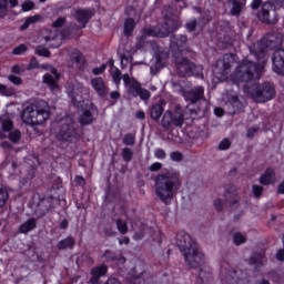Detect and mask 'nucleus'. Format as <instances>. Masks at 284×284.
Listing matches in <instances>:
<instances>
[{
  "mask_svg": "<svg viewBox=\"0 0 284 284\" xmlns=\"http://www.w3.org/2000/svg\"><path fill=\"white\" fill-rule=\"evenodd\" d=\"M57 196L54 195H47L40 199V202L38 203V209L41 210L42 215L48 214L52 207H54V201H57Z\"/></svg>",
  "mask_w": 284,
  "mask_h": 284,
  "instance_id": "obj_20",
  "label": "nucleus"
},
{
  "mask_svg": "<svg viewBox=\"0 0 284 284\" xmlns=\"http://www.w3.org/2000/svg\"><path fill=\"white\" fill-rule=\"evenodd\" d=\"M272 68L275 74L284 77V49H277L272 54Z\"/></svg>",
  "mask_w": 284,
  "mask_h": 284,
  "instance_id": "obj_13",
  "label": "nucleus"
},
{
  "mask_svg": "<svg viewBox=\"0 0 284 284\" xmlns=\"http://www.w3.org/2000/svg\"><path fill=\"white\" fill-rule=\"evenodd\" d=\"M171 160L175 161L176 163H181V161H183V153L179 151L171 152Z\"/></svg>",
  "mask_w": 284,
  "mask_h": 284,
  "instance_id": "obj_55",
  "label": "nucleus"
},
{
  "mask_svg": "<svg viewBox=\"0 0 284 284\" xmlns=\"http://www.w3.org/2000/svg\"><path fill=\"white\" fill-rule=\"evenodd\" d=\"M27 50H28V45H26L24 43H21L12 50V54H14V57H20V54H26Z\"/></svg>",
  "mask_w": 284,
  "mask_h": 284,
  "instance_id": "obj_45",
  "label": "nucleus"
},
{
  "mask_svg": "<svg viewBox=\"0 0 284 284\" xmlns=\"http://www.w3.org/2000/svg\"><path fill=\"white\" fill-rule=\"evenodd\" d=\"M214 207L217 212H223V200L221 199L214 200Z\"/></svg>",
  "mask_w": 284,
  "mask_h": 284,
  "instance_id": "obj_62",
  "label": "nucleus"
},
{
  "mask_svg": "<svg viewBox=\"0 0 284 284\" xmlns=\"http://www.w3.org/2000/svg\"><path fill=\"white\" fill-rule=\"evenodd\" d=\"M67 21L65 17H59L54 22H52V28H63Z\"/></svg>",
  "mask_w": 284,
  "mask_h": 284,
  "instance_id": "obj_52",
  "label": "nucleus"
},
{
  "mask_svg": "<svg viewBox=\"0 0 284 284\" xmlns=\"http://www.w3.org/2000/svg\"><path fill=\"white\" fill-rule=\"evenodd\" d=\"M251 97L256 103H267L276 98V88L272 82L254 84L251 88Z\"/></svg>",
  "mask_w": 284,
  "mask_h": 284,
  "instance_id": "obj_6",
  "label": "nucleus"
},
{
  "mask_svg": "<svg viewBox=\"0 0 284 284\" xmlns=\"http://www.w3.org/2000/svg\"><path fill=\"white\" fill-rule=\"evenodd\" d=\"M163 105L156 103L153 104L150 109V116L153 121H159V119H161V116H163Z\"/></svg>",
  "mask_w": 284,
  "mask_h": 284,
  "instance_id": "obj_30",
  "label": "nucleus"
},
{
  "mask_svg": "<svg viewBox=\"0 0 284 284\" xmlns=\"http://www.w3.org/2000/svg\"><path fill=\"white\" fill-rule=\"evenodd\" d=\"M229 3L232 4L231 14L232 17H241L243 8L247 3V0H229Z\"/></svg>",
  "mask_w": 284,
  "mask_h": 284,
  "instance_id": "obj_23",
  "label": "nucleus"
},
{
  "mask_svg": "<svg viewBox=\"0 0 284 284\" xmlns=\"http://www.w3.org/2000/svg\"><path fill=\"white\" fill-rule=\"evenodd\" d=\"M12 92V88H8L6 84L0 83V94H2V97H11Z\"/></svg>",
  "mask_w": 284,
  "mask_h": 284,
  "instance_id": "obj_50",
  "label": "nucleus"
},
{
  "mask_svg": "<svg viewBox=\"0 0 284 284\" xmlns=\"http://www.w3.org/2000/svg\"><path fill=\"white\" fill-rule=\"evenodd\" d=\"M154 156H155V159H160L161 161H163V159H165V156H168V153H165V150H163V149H155Z\"/></svg>",
  "mask_w": 284,
  "mask_h": 284,
  "instance_id": "obj_56",
  "label": "nucleus"
},
{
  "mask_svg": "<svg viewBox=\"0 0 284 284\" xmlns=\"http://www.w3.org/2000/svg\"><path fill=\"white\" fill-rule=\"evenodd\" d=\"M9 199H10V194L8 193V191L1 187L0 189V210L8 203Z\"/></svg>",
  "mask_w": 284,
  "mask_h": 284,
  "instance_id": "obj_39",
  "label": "nucleus"
},
{
  "mask_svg": "<svg viewBox=\"0 0 284 284\" xmlns=\"http://www.w3.org/2000/svg\"><path fill=\"white\" fill-rule=\"evenodd\" d=\"M158 29L159 39H165V37H170L172 32H176L181 28V24L176 20L168 19L166 22L160 23L155 26Z\"/></svg>",
  "mask_w": 284,
  "mask_h": 284,
  "instance_id": "obj_11",
  "label": "nucleus"
},
{
  "mask_svg": "<svg viewBox=\"0 0 284 284\" xmlns=\"http://www.w3.org/2000/svg\"><path fill=\"white\" fill-rule=\"evenodd\" d=\"M264 190L265 189L262 185H258V184L252 185V193L255 199H261V196H263Z\"/></svg>",
  "mask_w": 284,
  "mask_h": 284,
  "instance_id": "obj_43",
  "label": "nucleus"
},
{
  "mask_svg": "<svg viewBox=\"0 0 284 284\" xmlns=\"http://www.w3.org/2000/svg\"><path fill=\"white\" fill-rule=\"evenodd\" d=\"M134 156V153L132 152V149L124 148L122 149V159L125 163H130Z\"/></svg>",
  "mask_w": 284,
  "mask_h": 284,
  "instance_id": "obj_38",
  "label": "nucleus"
},
{
  "mask_svg": "<svg viewBox=\"0 0 284 284\" xmlns=\"http://www.w3.org/2000/svg\"><path fill=\"white\" fill-rule=\"evenodd\" d=\"M8 139L11 143H19V141H21V131H19L18 129H16L14 131H10Z\"/></svg>",
  "mask_w": 284,
  "mask_h": 284,
  "instance_id": "obj_35",
  "label": "nucleus"
},
{
  "mask_svg": "<svg viewBox=\"0 0 284 284\" xmlns=\"http://www.w3.org/2000/svg\"><path fill=\"white\" fill-rule=\"evenodd\" d=\"M74 183L77 185H80V187H85V178L81 176V175H77L74 178Z\"/></svg>",
  "mask_w": 284,
  "mask_h": 284,
  "instance_id": "obj_59",
  "label": "nucleus"
},
{
  "mask_svg": "<svg viewBox=\"0 0 284 284\" xmlns=\"http://www.w3.org/2000/svg\"><path fill=\"white\" fill-rule=\"evenodd\" d=\"M58 139L69 143H72L79 139V133H77V129H74V120L70 119L67 123H63L60 126Z\"/></svg>",
  "mask_w": 284,
  "mask_h": 284,
  "instance_id": "obj_10",
  "label": "nucleus"
},
{
  "mask_svg": "<svg viewBox=\"0 0 284 284\" xmlns=\"http://www.w3.org/2000/svg\"><path fill=\"white\" fill-rule=\"evenodd\" d=\"M277 194H284V181L278 184Z\"/></svg>",
  "mask_w": 284,
  "mask_h": 284,
  "instance_id": "obj_64",
  "label": "nucleus"
},
{
  "mask_svg": "<svg viewBox=\"0 0 284 284\" xmlns=\"http://www.w3.org/2000/svg\"><path fill=\"white\" fill-rule=\"evenodd\" d=\"M115 225H116V227H118V231L120 232V234H128V231H129V229H128V222H125V221H123V220H121V219H118L116 221H115Z\"/></svg>",
  "mask_w": 284,
  "mask_h": 284,
  "instance_id": "obj_36",
  "label": "nucleus"
},
{
  "mask_svg": "<svg viewBox=\"0 0 284 284\" xmlns=\"http://www.w3.org/2000/svg\"><path fill=\"white\" fill-rule=\"evenodd\" d=\"M72 54H73L72 57L73 61L75 63H81V60L83 59V53H81V51L75 49L73 50Z\"/></svg>",
  "mask_w": 284,
  "mask_h": 284,
  "instance_id": "obj_57",
  "label": "nucleus"
},
{
  "mask_svg": "<svg viewBox=\"0 0 284 284\" xmlns=\"http://www.w3.org/2000/svg\"><path fill=\"white\" fill-rule=\"evenodd\" d=\"M229 103L233 110V114H241L245 110V104L241 102L237 95H232L229 100Z\"/></svg>",
  "mask_w": 284,
  "mask_h": 284,
  "instance_id": "obj_26",
  "label": "nucleus"
},
{
  "mask_svg": "<svg viewBox=\"0 0 284 284\" xmlns=\"http://www.w3.org/2000/svg\"><path fill=\"white\" fill-rule=\"evenodd\" d=\"M175 68L179 77L185 79V77H199V72L203 70L201 67L196 65L190 59L181 55L173 54Z\"/></svg>",
  "mask_w": 284,
  "mask_h": 284,
  "instance_id": "obj_7",
  "label": "nucleus"
},
{
  "mask_svg": "<svg viewBox=\"0 0 284 284\" xmlns=\"http://www.w3.org/2000/svg\"><path fill=\"white\" fill-rule=\"evenodd\" d=\"M8 80L13 85H21V83H23V79H21V77L13 75V74L8 75Z\"/></svg>",
  "mask_w": 284,
  "mask_h": 284,
  "instance_id": "obj_51",
  "label": "nucleus"
},
{
  "mask_svg": "<svg viewBox=\"0 0 284 284\" xmlns=\"http://www.w3.org/2000/svg\"><path fill=\"white\" fill-rule=\"evenodd\" d=\"M91 87L101 99L106 97L108 92H110V88L105 85V80L101 77L91 79Z\"/></svg>",
  "mask_w": 284,
  "mask_h": 284,
  "instance_id": "obj_17",
  "label": "nucleus"
},
{
  "mask_svg": "<svg viewBox=\"0 0 284 284\" xmlns=\"http://www.w3.org/2000/svg\"><path fill=\"white\" fill-rule=\"evenodd\" d=\"M72 103L79 108L78 123L80 125H92L93 122L97 121V116H99V108L97 104L92 102L85 103L77 98H72Z\"/></svg>",
  "mask_w": 284,
  "mask_h": 284,
  "instance_id": "obj_5",
  "label": "nucleus"
},
{
  "mask_svg": "<svg viewBox=\"0 0 284 284\" xmlns=\"http://www.w3.org/2000/svg\"><path fill=\"white\" fill-rule=\"evenodd\" d=\"M122 143L124 145L132 146V145H134V143H136V136H134V134H132V133H128L123 136Z\"/></svg>",
  "mask_w": 284,
  "mask_h": 284,
  "instance_id": "obj_40",
  "label": "nucleus"
},
{
  "mask_svg": "<svg viewBox=\"0 0 284 284\" xmlns=\"http://www.w3.org/2000/svg\"><path fill=\"white\" fill-rule=\"evenodd\" d=\"M187 45V36L185 34H178L171 38V50L173 54L180 57L183 54V50Z\"/></svg>",
  "mask_w": 284,
  "mask_h": 284,
  "instance_id": "obj_14",
  "label": "nucleus"
},
{
  "mask_svg": "<svg viewBox=\"0 0 284 284\" xmlns=\"http://www.w3.org/2000/svg\"><path fill=\"white\" fill-rule=\"evenodd\" d=\"M141 34H142L141 36L142 39H148V37H154V38L159 39L156 26L144 27L142 29Z\"/></svg>",
  "mask_w": 284,
  "mask_h": 284,
  "instance_id": "obj_32",
  "label": "nucleus"
},
{
  "mask_svg": "<svg viewBox=\"0 0 284 284\" xmlns=\"http://www.w3.org/2000/svg\"><path fill=\"white\" fill-rule=\"evenodd\" d=\"M276 260L280 261L281 263L284 262V248H280L277 252H276V255H275Z\"/></svg>",
  "mask_w": 284,
  "mask_h": 284,
  "instance_id": "obj_63",
  "label": "nucleus"
},
{
  "mask_svg": "<svg viewBox=\"0 0 284 284\" xmlns=\"http://www.w3.org/2000/svg\"><path fill=\"white\" fill-rule=\"evenodd\" d=\"M8 14V0H0V18L3 19Z\"/></svg>",
  "mask_w": 284,
  "mask_h": 284,
  "instance_id": "obj_47",
  "label": "nucleus"
},
{
  "mask_svg": "<svg viewBox=\"0 0 284 284\" xmlns=\"http://www.w3.org/2000/svg\"><path fill=\"white\" fill-rule=\"evenodd\" d=\"M23 12H30V10H34V2L31 0H27L22 3Z\"/></svg>",
  "mask_w": 284,
  "mask_h": 284,
  "instance_id": "obj_54",
  "label": "nucleus"
},
{
  "mask_svg": "<svg viewBox=\"0 0 284 284\" xmlns=\"http://www.w3.org/2000/svg\"><path fill=\"white\" fill-rule=\"evenodd\" d=\"M236 274H239V271L231 268L226 272V281L232 282L234 281V283L239 284L241 283V277L236 276Z\"/></svg>",
  "mask_w": 284,
  "mask_h": 284,
  "instance_id": "obj_33",
  "label": "nucleus"
},
{
  "mask_svg": "<svg viewBox=\"0 0 284 284\" xmlns=\"http://www.w3.org/2000/svg\"><path fill=\"white\" fill-rule=\"evenodd\" d=\"M32 230H37V219L34 217H30L19 226L20 234H28L29 232H32Z\"/></svg>",
  "mask_w": 284,
  "mask_h": 284,
  "instance_id": "obj_25",
  "label": "nucleus"
},
{
  "mask_svg": "<svg viewBox=\"0 0 284 284\" xmlns=\"http://www.w3.org/2000/svg\"><path fill=\"white\" fill-rule=\"evenodd\" d=\"M39 60H37V57H32L27 65V70H39Z\"/></svg>",
  "mask_w": 284,
  "mask_h": 284,
  "instance_id": "obj_49",
  "label": "nucleus"
},
{
  "mask_svg": "<svg viewBox=\"0 0 284 284\" xmlns=\"http://www.w3.org/2000/svg\"><path fill=\"white\" fill-rule=\"evenodd\" d=\"M258 181L261 185H274L276 183V171L273 168H267Z\"/></svg>",
  "mask_w": 284,
  "mask_h": 284,
  "instance_id": "obj_22",
  "label": "nucleus"
},
{
  "mask_svg": "<svg viewBox=\"0 0 284 284\" xmlns=\"http://www.w3.org/2000/svg\"><path fill=\"white\" fill-rule=\"evenodd\" d=\"M257 19L266 26H274L278 18H276V7L272 2H264L260 12H257Z\"/></svg>",
  "mask_w": 284,
  "mask_h": 284,
  "instance_id": "obj_8",
  "label": "nucleus"
},
{
  "mask_svg": "<svg viewBox=\"0 0 284 284\" xmlns=\"http://www.w3.org/2000/svg\"><path fill=\"white\" fill-rule=\"evenodd\" d=\"M205 94V89L203 87H196L190 91L184 92L185 101H190V103H197L201 101Z\"/></svg>",
  "mask_w": 284,
  "mask_h": 284,
  "instance_id": "obj_19",
  "label": "nucleus"
},
{
  "mask_svg": "<svg viewBox=\"0 0 284 284\" xmlns=\"http://www.w3.org/2000/svg\"><path fill=\"white\" fill-rule=\"evenodd\" d=\"M224 196L231 207H234V205L239 207V200H236V196H239V191L236 190V185L227 184L225 186Z\"/></svg>",
  "mask_w": 284,
  "mask_h": 284,
  "instance_id": "obj_18",
  "label": "nucleus"
},
{
  "mask_svg": "<svg viewBox=\"0 0 284 284\" xmlns=\"http://www.w3.org/2000/svg\"><path fill=\"white\" fill-rule=\"evenodd\" d=\"M21 119L26 125H43L50 119L48 102L38 100L26 106L21 113Z\"/></svg>",
  "mask_w": 284,
  "mask_h": 284,
  "instance_id": "obj_3",
  "label": "nucleus"
},
{
  "mask_svg": "<svg viewBox=\"0 0 284 284\" xmlns=\"http://www.w3.org/2000/svg\"><path fill=\"white\" fill-rule=\"evenodd\" d=\"M74 245H77V240L72 235H68L65 239L58 242L57 247L60 251L63 250H74Z\"/></svg>",
  "mask_w": 284,
  "mask_h": 284,
  "instance_id": "obj_24",
  "label": "nucleus"
},
{
  "mask_svg": "<svg viewBox=\"0 0 284 284\" xmlns=\"http://www.w3.org/2000/svg\"><path fill=\"white\" fill-rule=\"evenodd\" d=\"M105 274H108V265L105 264H100L94 266L91 270V278H90V283L91 284H99V281H101L102 276H105Z\"/></svg>",
  "mask_w": 284,
  "mask_h": 284,
  "instance_id": "obj_21",
  "label": "nucleus"
},
{
  "mask_svg": "<svg viewBox=\"0 0 284 284\" xmlns=\"http://www.w3.org/2000/svg\"><path fill=\"white\" fill-rule=\"evenodd\" d=\"M236 59V54L234 53H226L223 57V72H227V70L232 69V63H234V60Z\"/></svg>",
  "mask_w": 284,
  "mask_h": 284,
  "instance_id": "obj_31",
  "label": "nucleus"
},
{
  "mask_svg": "<svg viewBox=\"0 0 284 284\" xmlns=\"http://www.w3.org/2000/svg\"><path fill=\"white\" fill-rule=\"evenodd\" d=\"M180 187L179 173H162L155 176V194L164 205H170V201L176 196Z\"/></svg>",
  "mask_w": 284,
  "mask_h": 284,
  "instance_id": "obj_2",
  "label": "nucleus"
},
{
  "mask_svg": "<svg viewBox=\"0 0 284 284\" xmlns=\"http://www.w3.org/2000/svg\"><path fill=\"white\" fill-rule=\"evenodd\" d=\"M264 255L261 252H254L250 257V265H254L255 271L258 272L263 266Z\"/></svg>",
  "mask_w": 284,
  "mask_h": 284,
  "instance_id": "obj_27",
  "label": "nucleus"
},
{
  "mask_svg": "<svg viewBox=\"0 0 284 284\" xmlns=\"http://www.w3.org/2000/svg\"><path fill=\"white\" fill-rule=\"evenodd\" d=\"M176 245L184 256L185 263L192 270L205 264V255L199 251V244L192 240V236L185 231H179L176 234Z\"/></svg>",
  "mask_w": 284,
  "mask_h": 284,
  "instance_id": "obj_1",
  "label": "nucleus"
},
{
  "mask_svg": "<svg viewBox=\"0 0 284 284\" xmlns=\"http://www.w3.org/2000/svg\"><path fill=\"white\" fill-rule=\"evenodd\" d=\"M34 54H37L38 57H44L47 59H49V57L52 55V53L50 52V49L43 45H38L34 50Z\"/></svg>",
  "mask_w": 284,
  "mask_h": 284,
  "instance_id": "obj_34",
  "label": "nucleus"
},
{
  "mask_svg": "<svg viewBox=\"0 0 284 284\" xmlns=\"http://www.w3.org/2000/svg\"><path fill=\"white\" fill-rule=\"evenodd\" d=\"M136 28V22L134 21V18H126L124 20V37H132L134 34V30Z\"/></svg>",
  "mask_w": 284,
  "mask_h": 284,
  "instance_id": "obj_29",
  "label": "nucleus"
},
{
  "mask_svg": "<svg viewBox=\"0 0 284 284\" xmlns=\"http://www.w3.org/2000/svg\"><path fill=\"white\" fill-rule=\"evenodd\" d=\"M256 132H258V126L248 128L246 131L247 139H253V136L256 134Z\"/></svg>",
  "mask_w": 284,
  "mask_h": 284,
  "instance_id": "obj_58",
  "label": "nucleus"
},
{
  "mask_svg": "<svg viewBox=\"0 0 284 284\" xmlns=\"http://www.w3.org/2000/svg\"><path fill=\"white\" fill-rule=\"evenodd\" d=\"M230 148H232V142L227 138H224L219 144L221 151L230 150Z\"/></svg>",
  "mask_w": 284,
  "mask_h": 284,
  "instance_id": "obj_48",
  "label": "nucleus"
},
{
  "mask_svg": "<svg viewBox=\"0 0 284 284\" xmlns=\"http://www.w3.org/2000/svg\"><path fill=\"white\" fill-rule=\"evenodd\" d=\"M108 70V64H102L101 67L93 68L92 74L99 77V74H103Z\"/></svg>",
  "mask_w": 284,
  "mask_h": 284,
  "instance_id": "obj_53",
  "label": "nucleus"
},
{
  "mask_svg": "<svg viewBox=\"0 0 284 284\" xmlns=\"http://www.w3.org/2000/svg\"><path fill=\"white\" fill-rule=\"evenodd\" d=\"M184 28L189 33L196 32V28H199V22L196 21V19L189 20L186 21Z\"/></svg>",
  "mask_w": 284,
  "mask_h": 284,
  "instance_id": "obj_37",
  "label": "nucleus"
},
{
  "mask_svg": "<svg viewBox=\"0 0 284 284\" xmlns=\"http://www.w3.org/2000/svg\"><path fill=\"white\" fill-rule=\"evenodd\" d=\"M258 8H263V0H253L251 2V9L258 10Z\"/></svg>",
  "mask_w": 284,
  "mask_h": 284,
  "instance_id": "obj_60",
  "label": "nucleus"
},
{
  "mask_svg": "<svg viewBox=\"0 0 284 284\" xmlns=\"http://www.w3.org/2000/svg\"><path fill=\"white\" fill-rule=\"evenodd\" d=\"M129 94L136 98L140 97L142 101H149L152 93L148 89L141 87V82L133 80L129 87Z\"/></svg>",
  "mask_w": 284,
  "mask_h": 284,
  "instance_id": "obj_15",
  "label": "nucleus"
},
{
  "mask_svg": "<svg viewBox=\"0 0 284 284\" xmlns=\"http://www.w3.org/2000/svg\"><path fill=\"white\" fill-rule=\"evenodd\" d=\"M247 241V237L243 235L242 233H234L233 234V243L234 245H243Z\"/></svg>",
  "mask_w": 284,
  "mask_h": 284,
  "instance_id": "obj_41",
  "label": "nucleus"
},
{
  "mask_svg": "<svg viewBox=\"0 0 284 284\" xmlns=\"http://www.w3.org/2000/svg\"><path fill=\"white\" fill-rule=\"evenodd\" d=\"M112 79H113V83H115V85H120L121 84V70H119V68H115L114 71L112 72Z\"/></svg>",
  "mask_w": 284,
  "mask_h": 284,
  "instance_id": "obj_46",
  "label": "nucleus"
},
{
  "mask_svg": "<svg viewBox=\"0 0 284 284\" xmlns=\"http://www.w3.org/2000/svg\"><path fill=\"white\" fill-rule=\"evenodd\" d=\"M49 48L51 49H57V48H61V40H57V38H50V37H45L44 38Z\"/></svg>",
  "mask_w": 284,
  "mask_h": 284,
  "instance_id": "obj_42",
  "label": "nucleus"
},
{
  "mask_svg": "<svg viewBox=\"0 0 284 284\" xmlns=\"http://www.w3.org/2000/svg\"><path fill=\"white\" fill-rule=\"evenodd\" d=\"M183 123H185V116L181 112H172L170 110L165 111L161 125L164 130H170L172 125L174 128H183Z\"/></svg>",
  "mask_w": 284,
  "mask_h": 284,
  "instance_id": "obj_9",
  "label": "nucleus"
},
{
  "mask_svg": "<svg viewBox=\"0 0 284 284\" xmlns=\"http://www.w3.org/2000/svg\"><path fill=\"white\" fill-rule=\"evenodd\" d=\"M212 281V271H205L203 268H200L197 275H196V283L195 284H205L210 283Z\"/></svg>",
  "mask_w": 284,
  "mask_h": 284,
  "instance_id": "obj_28",
  "label": "nucleus"
},
{
  "mask_svg": "<svg viewBox=\"0 0 284 284\" xmlns=\"http://www.w3.org/2000/svg\"><path fill=\"white\" fill-rule=\"evenodd\" d=\"M163 168V164L160 162H154L153 164L150 165L149 170L150 172H159Z\"/></svg>",
  "mask_w": 284,
  "mask_h": 284,
  "instance_id": "obj_61",
  "label": "nucleus"
},
{
  "mask_svg": "<svg viewBox=\"0 0 284 284\" xmlns=\"http://www.w3.org/2000/svg\"><path fill=\"white\" fill-rule=\"evenodd\" d=\"M2 130L4 132H12L14 130V122L10 119L2 120Z\"/></svg>",
  "mask_w": 284,
  "mask_h": 284,
  "instance_id": "obj_44",
  "label": "nucleus"
},
{
  "mask_svg": "<svg viewBox=\"0 0 284 284\" xmlns=\"http://www.w3.org/2000/svg\"><path fill=\"white\" fill-rule=\"evenodd\" d=\"M50 73H45L42 77L43 83L48 85V88L51 90V92H54V90H59V80L61 79V73H59V70L54 67L50 69Z\"/></svg>",
  "mask_w": 284,
  "mask_h": 284,
  "instance_id": "obj_12",
  "label": "nucleus"
},
{
  "mask_svg": "<svg viewBox=\"0 0 284 284\" xmlns=\"http://www.w3.org/2000/svg\"><path fill=\"white\" fill-rule=\"evenodd\" d=\"M94 17V10L93 9H78L74 13L75 21L82 26V28H87L88 23L90 22V19Z\"/></svg>",
  "mask_w": 284,
  "mask_h": 284,
  "instance_id": "obj_16",
  "label": "nucleus"
},
{
  "mask_svg": "<svg viewBox=\"0 0 284 284\" xmlns=\"http://www.w3.org/2000/svg\"><path fill=\"white\" fill-rule=\"evenodd\" d=\"M264 65L261 63H256L253 61L244 60L233 73H231L230 78L233 83L237 85V83H247L250 81H254V79H260L261 74H263Z\"/></svg>",
  "mask_w": 284,
  "mask_h": 284,
  "instance_id": "obj_4",
  "label": "nucleus"
}]
</instances>
